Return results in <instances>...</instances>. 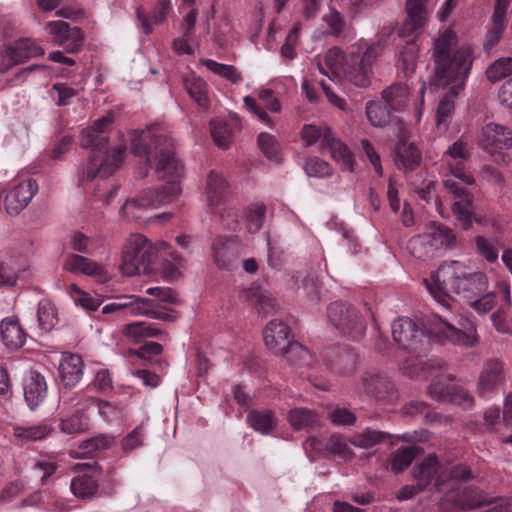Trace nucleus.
<instances>
[{
    "label": "nucleus",
    "instance_id": "nucleus-1",
    "mask_svg": "<svg viewBox=\"0 0 512 512\" xmlns=\"http://www.w3.org/2000/svg\"><path fill=\"white\" fill-rule=\"evenodd\" d=\"M458 37L451 29H445L434 40L432 58L435 66L434 85L448 87L436 111V124L446 131L454 113V99L463 91L472 67V49L458 46Z\"/></svg>",
    "mask_w": 512,
    "mask_h": 512
},
{
    "label": "nucleus",
    "instance_id": "nucleus-2",
    "mask_svg": "<svg viewBox=\"0 0 512 512\" xmlns=\"http://www.w3.org/2000/svg\"><path fill=\"white\" fill-rule=\"evenodd\" d=\"M392 336L394 341L404 349L416 351L424 343L430 341L445 343L446 341L465 347H474L478 344L476 327L470 324L466 332L453 325L437 320L426 328L427 334L410 318L401 317L392 323Z\"/></svg>",
    "mask_w": 512,
    "mask_h": 512
},
{
    "label": "nucleus",
    "instance_id": "nucleus-3",
    "mask_svg": "<svg viewBox=\"0 0 512 512\" xmlns=\"http://www.w3.org/2000/svg\"><path fill=\"white\" fill-rule=\"evenodd\" d=\"M424 282L433 298L443 306L449 305V292L470 302L488 290L487 276L482 272L468 273L459 261L444 262Z\"/></svg>",
    "mask_w": 512,
    "mask_h": 512
},
{
    "label": "nucleus",
    "instance_id": "nucleus-4",
    "mask_svg": "<svg viewBox=\"0 0 512 512\" xmlns=\"http://www.w3.org/2000/svg\"><path fill=\"white\" fill-rule=\"evenodd\" d=\"M113 122V114L109 112L106 116L96 120L91 127L82 130L80 146L84 149L92 148L86 170H83V177L93 180L96 176L108 177L121 164L125 153L123 146H118L108 152V136L106 130Z\"/></svg>",
    "mask_w": 512,
    "mask_h": 512
},
{
    "label": "nucleus",
    "instance_id": "nucleus-5",
    "mask_svg": "<svg viewBox=\"0 0 512 512\" xmlns=\"http://www.w3.org/2000/svg\"><path fill=\"white\" fill-rule=\"evenodd\" d=\"M131 151L137 156H144L146 164L154 168L159 179L170 178L177 181L184 175V164L175 152L173 139L163 132H142L133 139Z\"/></svg>",
    "mask_w": 512,
    "mask_h": 512
},
{
    "label": "nucleus",
    "instance_id": "nucleus-6",
    "mask_svg": "<svg viewBox=\"0 0 512 512\" xmlns=\"http://www.w3.org/2000/svg\"><path fill=\"white\" fill-rule=\"evenodd\" d=\"M451 172L461 183L448 178L443 180V186L453 196L452 212L463 229H468L473 223V195L464 185L474 184V177L465 173L460 167H451Z\"/></svg>",
    "mask_w": 512,
    "mask_h": 512
},
{
    "label": "nucleus",
    "instance_id": "nucleus-7",
    "mask_svg": "<svg viewBox=\"0 0 512 512\" xmlns=\"http://www.w3.org/2000/svg\"><path fill=\"white\" fill-rule=\"evenodd\" d=\"M157 257V249L144 235H131L124 246L122 271L127 276L149 274Z\"/></svg>",
    "mask_w": 512,
    "mask_h": 512
},
{
    "label": "nucleus",
    "instance_id": "nucleus-8",
    "mask_svg": "<svg viewBox=\"0 0 512 512\" xmlns=\"http://www.w3.org/2000/svg\"><path fill=\"white\" fill-rule=\"evenodd\" d=\"M327 317L341 334L352 341H359L366 333L367 323L364 316L349 303H331L327 308Z\"/></svg>",
    "mask_w": 512,
    "mask_h": 512
},
{
    "label": "nucleus",
    "instance_id": "nucleus-9",
    "mask_svg": "<svg viewBox=\"0 0 512 512\" xmlns=\"http://www.w3.org/2000/svg\"><path fill=\"white\" fill-rule=\"evenodd\" d=\"M181 188L179 182L167 181L162 189L147 188L142 190L136 198L127 200L121 208V213L130 219L138 221L141 219L140 213H135V208L157 207L167 204L180 193Z\"/></svg>",
    "mask_w": 512,
    "mask_h": 512
},
{
    "label": "nucleus",
    "instance_id": "nucleus-10",
    "mask_svg": "<svg viewBox=\"0 0 512 512\" xmlns=\"http://www.w3.org/2000/svg\"><path fill=\"white\" fill-rule=\"evenodd\" d=\"M383 50L384 44L378 41L367 46L364 50L359 45L349 52L346 62L349 81L358 87H367L370 83L369 71Z\"/></svg>",
    "mask_w": 512,
    "mask_h": 512
},
{
    "label": "nucleus",
    "instance_id": "nucleus-11",
    "mask_svg": "<svg viewBox=\"0 0 512 512\" xmlns=\"http://www.w3.org/2000/svg\"><path fill=\"white\" fill-rule=\"evenodd\" d=\"M46 30L52 36L53 42L62 46L67 53H78L84 43V34L79 27L70 26L65 21H50Z\"/></svg>",
    "mask_w": 512,
    "mask_h": 512
},
{
    "label": "nucleus",
    "instance_id": "nucleus-12",
    "mask_svg": "<svg viewBox=\"0 0 512 512\" xmlns=\"http://www.w3.org/2000/svg\"><path fill=\"white\" fill-rule=\"evenodd\" d=\"M212 258L221 270H231L239 258L242 248L237 236H219L211 244Z\"/></svg>",
    "mask_w": 512,
    "mask_h": 512
},
{
    "label": "nucleus",
    "instance_id": "nucleus-13",
    "mask_svg": "<svg viewBox=\"0 0 512 512\" xmlns=\"http://www.w3.org/2000/svg\"><path fill=\"white\" fill-rule=\"evenodd\" d=\"M412 474L420 489L424 490L432 483L439 488L448 480L446 467L439 463L435 454L428 455L420 464L416 465Z\"/></svg>",
    "mask_w": 512,
    "mask_h": 512
},
{
    "label": "nucleus",
    "instance_id": "nucleus-14",
    "mask_svg": "<svg viewBox=\"0 0 512 512\" xmlns=\"http://www.w3.org/2000/svg\"><path fill=\"white\" fill-rule=\"evenodd\" d=\"M477 142L483 150L494 155L512 147V131L502 125L488 123L482 128Z\"/></svg>",
    "mask_w": 512,
    "mask_h": 512
},
{
    "label": "nucleus",
    "instance_id": "nucleus-15",
    "mask_svg": "<svg viewBox=\"0 0 512 512\" xmlns=\"http://www.w3.org/2000/svg\"><path fill=\"white\" fill-rule=\"evenodd\" d=\"M505 381L504 364L499 359H488L484 362L477 382V393L487 397L497 391Z\"/></svg>",
    "mask_w": 512,
    "mask_h": 512
},
{
    "label": "nucleus",
    "instance_id": "nucleus-16",
    "mask_svg": "<svg viewBox=\"0 0 512 512\" xmlns=\"http://www.w3.org/2000/svg\"><path fill=\"white\" fill-rule=\"evenodd\" d=\"M38 191L34 179H26L13 187L5 197V210L9 215H18L31 202Z\"/></svg>",
    "mask_w": 512,
    "mask_h": 512
},
{
    "label": "nucleus",
    "instance_id": "nucleus-17",
    "mask_svg": "<svg viewBox=\"0 0 512 512\" xmlns=\"http://www.w3.org/2000/svg\"><path fill=\"white\" fill-rule=\"evenodd\" d=\"M289 336V326L277 319L271 320L264 330L265 344L277 356L282 354L292 342Z\"/></svg>",
    "mask_w": 512,
    "mask_h": 512
},
{
    "label": "nucleus",
    "instance_id": "nucleus-18",
    "mask_svg": "<svg viewBox=\"0 0 512 512\" xmlns=\"http://www.w3.org/2000/svg\"><path fill=\"white\" fill-rule=\"evenodd\" d=\"M44 55V49L30 38H21L9 45L2 56L9 60V65L24 63L27 60Z\"/></svg>",
    "mask_w": 512,
    "mask_h": 512
},
{
    "label": "nucleus",
    "instance_id": "nucleus-19",
    "mask_svg": "<svg viewBox=\"0 0 512 512\" xmlns=\"http://www.w3.org/2000/svg\"><path fill=\"white\" fill-rule=\"evenodd\" d=\"M323 357L330 368L338 374L353 373L358 362L356 353L340 346L326 349L323 352Z\"/></svg>",
    "mask_w": 512,
    "mask_h": 512
},
{
    "label": "nucleus",
    "instance_id": "nucleus-20",
    "mask_svg": "<svg viewBox=\"0 0 512 512\" xmlns=\"http://www.w3.org/2000/svg\"><path fill=\"white\" fill-rule=\"evenodd\" d=\"M64 269L72 273L92 276L99 283H105L110 278L101 265L78 254H70L66 257Z\"/></svg>",
    "mask_w": 512,
    "mask_h": 512
},
{
    "label": "nucleus",
    "instance_id": "nucleus-21",
    "mask_svg": "<svg viewBox=\"0 0 512 512\" xmlns=\"http://www.w3.org/2000/svg\"><path fill=\"white\" fill-rule=\"evenodd\" d=\"M444 362L440 358H426L422 355L411 354L402 364V370L405 375L412 379L420 378L432 374L435 370H440Z\"/></svg>",
    "mask_w": 512,
    "mask_h": 512
},
{
    "label": "nucleus",
    "instance_id": "nucleus-22",
    "mask_svg": "<svg viewBox=\"0 0 512 512\" xmlns=\"http://www.w3.org/2000/svg\"><path fill=\"white\" fill-rule=\"evenodd\" d=\"M84 362L77 354H63L60 365L59 374L60 382L63 388H74L82 379Z\"/></svg>",
    "mask_w": 512,
    "mask_h": 512
},
{
    "label": "nucleus",
    "instance_id": "nucleus-23",
    "mask_svg": "<svg viewBox=\"0 0 512 512\" xmlns=\"http://www.w3.org/2000/svg\"><path fill=\"white\" fill-rule=\"evenodd\" d=\"M24 399L30 409L37 408L46 398L47 383L43 375L30 371L23 382Z\"/></svg>",
    "mask_w": 512,
    "mask_h": 512
},
{
    "label": "nucleus",
    "instance_id": "nucleus-24",
    "mask_svg": "<svg viewBox=\"0 0 512 512\" xmlns=\"http://www.w3.org/2000/svg\"><path fill=\"white\" fill-rule=\"evenodd\" d=\"M26 337L27 334L18 319L7 317L0 321V339L7 349L14 351L22 348Z\"/></svg>",
    "mask_w": 512,
    "mask_h": 512
},
{
    "label": "nucleus",
    "instance_id": "nucleus-25",
    "mask_svg": "<svg viewBox=\"0 0 512 512\" xmlns=\"http://www.w3.org/2000/svg\"><path fill=\"white\" fill-rule=\"evenodd\" d=\"M361 386L364 392L377 399H384L390 395L393 385L389 378L378 371H367L361 376Z\"/></svg>",
    "mask_w": 512,
    "mask_h": 512
},
{
    "label": "nucleus",
    "instance_id": "nucleus-26",
    "mask_svg": "<svg viewBox=\"0 0 512 512\" xmlns=\"http://www.w3.org/2000/svg\"><path fill=\"white\" fill-rule=\"evenodd\" d=\"M348 54H344L343 51L337 47L331 48L327 51L324 56V63L321 60L317 61V68L320 73L333 79L334 76L343 73L349 80V73L347 71Z\"/></svg>",
    "mask_w": 512,
    "mask_h": 512
},
{
    "label": "nucleus",
    "instance_id": "nucleus-27",
    "mask_svg": "<svg viewBox=\"0 0 512 512\" xmlns=\"http://www.w3.org/2000/svg\"><path fill=\"white\" fill-rule=\"evenodd\" d=\"M422 155L420 150L413 144L399 141L394 151V161L398 169L413 171L421 163Z\"/></svg>",
    "mask_w": 512,
    "mask_h": 512
},
{
    "label": "nucleus",
    "instance_id": "nucleus-28",
    "mask_svg": "<svg viewBox=\"0 0 512 512\" xmlns=\"http://www.w3.org/2000/svg\"><path fill=\"white\" fill-rule=\"evenodd\" d=\"M406 10L408 16L401 29V36L414 34L421 29L427 15L425 0H407Z\"/></svg>",
    "mask_w": 512,
    "mask_h": 512
},
{
    "label": "nucleus",
    "instance_id": "nucleus-29",
    "mask_svg": "<svg viewBox=\"0 0 512 512\" xmlns=\"http://www.w3.org/2000/svg\"><path fill=\"white\" fill-rule=\"evenodd\" d=\"M328 149L331 157L340 165L344 171H353V157L347 146L339 139L334 137L333 132H327L324 136V147L322 151Z\"/></svg>",
    "mask_w": 512,
    "mask_h": 512
},
{
    "label": "nucleus",
    "instance_id": "nucleus-30",
    "mask_svg": "<svg viewBox=\"0 0 512 512\" xmlns=\"http://www.w3.org/2000/svg\"><path fill=\"white\" fill-rule=\"evenodd\" d=\"M170 10V0H157V4L153 9L150 16L146 15L143 6L136 9V15L141 23V28L145 34H150L153 31L152 23H162Z\"/></svg>",
    "mask_w": 512,
    "mask_h": 512
},
{
    "label": "nucleus",
    "instance_id": "nucleus-31",
    "mask_svg": "<svg viewBox=\"0 0 512 512\" xmlns=\"http://www.w3.org/2000/svg\"><path fill=\"white\" fill-rule=\"evenodd\" d=\"M239 299L249 302L260 313L269 314L275 308L273 299L265 293L259 286H250L243 288L239 292Z\"/></svg>",
    "mask_w": 512,
    "mask_h": 512
},
{
    "label": "nucleus",
    "instance_id": "nucleus-32",
    "mask_svg": "<svg viewBox=\"0 0 512 512\" xmlns=\"http://www.w3.org/2000/svg\"><path fill=\"white\" fill-rule=\"evenodd\" d=\"M228 193V185L223 176L212 170L206 182V194L210 206L218 205L225 199Z\"/></svg>",
    "mask_w": 512,
    "mask_h": 512
},
{
    "label": "nucleus",
    "instance_id": "nucleus-33",
    "mask_svg": "<svg viewBox=\"0 0 512 512\" xmlns=\"http://www.w3.org/2000/svg\"><path fill=\"white\" fill-rule=\"evenodd\" d=\"M434 241L435 237L429 233L414 236L408 242L409 252L417 259L427 260L434 255L437 248Z\"/></svg>",
    "mask_w": 512,
    "mask_h": 512
},
{
    "label": "nucleus",
    "instance_id": "nucleus-34",
    "mask_svg": "<svg viewBox=\"0 0 512 512\" xmlns=\"http://www.w3.org/2000/svg\"><path fill=\"white\" fill-rule=\"evenodd\" d=\"M247 422L255 431L268 435L276 427L277 420L271 410H251Z\"/></svg>",
    "mask_w": 512,
    "mask_h": 512
},
{
    "label": "nucleus",
    "instance_id": "nucleus-35",
    "mask_svg": "<svg viewBox=\"0 0 512 512\" xmlns=\"http://www.w3.org/2000/svg\"><path fill=\"white\" fill-rule=\"evenodd\" d=\"M98 487L97 480L88 474L74 477L70 484L74 496L84 500L93 498L98 491Z\"/></svg>",
    "mask_w": 512,
    "mask_h": 512
},
{
    "label": "nucleus",
    "instance_id": "nucleus-36",
    "mask_svg": "<svg viewBox=\"0 0 512 512\" xmlns=\"http://www.w3.org/2000/svg\"><path fill=\"white\" fill-rule=\"evenodd\" d=\"M392 107L384 100L382 102H368L366 114L373 126L383 127L392 121Z\"/></svg>",
    "mask_w": 512,
    "mask_h": 512
},
{
    "label": "nucleus",
    "instance_id": "nucleus-37",
    "mask_svg": "<svg viewBox=\"0 0 512 512\" xmlns=\"http://www.w3.org/2000/svg\"><path fill=\"white\" fill-rule=\"evenodd\" d=\"M49 433L50 428L45 424L34 426H15L13 428V436L20 445H24L30 441L41 440Z\"/></svg>",
    "mask_w": 512,
    "mask_h": 512
},
{
    "label": "nucleus",
    "instance_id": "nucleus-38",
    "mask_svg": "<svg viewBox=\"0 0 512 512\" xmlns=\"http://www.w3.org/2000/svg\"><path fill=\"white\" fill-rule=\"evenodd\" d=\"M115 441L114 436L107 434H100L90 439L84 440L80 443L79 456L86 458L91 457L95 452L102 451L110 448Z\"/></svg>",
    "mask_w": 512,
    "mask_h": 512
},
{
    "label": "nucleus",
    "instance_id": "nucleus-39",
    "mask_svg": "<svg viewBox=\"0 0 512 512\" xmlns=\"http://www.w3.org/2000/svg\"><path fill=\"white\" fill-rule=\"evenodd\" d=\"M409 90L406 85L394 84L383 90L382 99L392 107L393 111H400L407 103Z\"/></svg>",
    "mask_w": 512,
    "mask_h": 512
},
{
    "label": "nucleus",
    "instance_id": "nucleus-40",
    "mask_svg": "<svg viewBox=\"0 0 512 512\" xmlns=\"http://www.w3.org/2000/svg\"><path fill=\"white\" fill-rule=\"evenodd\" d=\"M418 452L416 446L400 447L390 455L389 463L391 471L400 473L408 468Z\"/></svg>",
    "mask_w": 512,
    "mask_h": 512
},
{
    "label": "nucleus",
    "instance_id": "nucleus-41",
    "mask_svg": "<svg viewBox=\"0 0 512 512\" xmlns=\"http://www.w3.org/2000/svg\"><path fill=\"white\" fill-rule=\"evenodd\" d=\"M388 437L390 435L386 432L366 428L362 432L354 434L349 442L355 447L369 449Z\"/></svg>",
    "mask_w": 512,
    "mask_h": 512
},
{
    "label": "nucleus",
    "instance_id": "nucleus-42",
    "mask_svg": "<svg viewBox=\"0 0 512 512\" xmlns=\"http://www.w3.org/2000/svg\"><path fill=\"white\" fill-rule=\"evenodd\" d=\"M200 62L209 71L232 82L233 84H237L242 81L241 73L233 65L218 63L211 59H202Z\"/></svg>",
    "mask_w": 512,
    "mask_h": 512
},
{
    "label": "nucleus",
    "instance_id": "nucleus-43",
    "mask_svg": "<svg viewBox=\"0 0 512 512\" xmlns=\"http://www.w3.org/2000/svg\"><path fill=\"white\" fill-rule=\"evenodd\" d=\"M210 125L214 143L219 148H228L234 135V127H232V124L228 122L213 120L211 121Z\"/></svg>",
    "mask_w": 512,
    "mask_h": 512
},
{
    "label": "nucleus",
    "instance_id": "nucleus-44",
    "mask_svg": "<svg viewBox=\"0 0 512 512\" xmlns=\"http://www.w3.org/2000/svg\"><path fill=\"white\" fill-rule=\"evenodd\" d=\"M37 318L41 330L44 332L52 330L58 322L54 305L48 300L40 301L37 309Z\"/></svg>",
    "mask_w": 512,
    "mask_h": 512
},
{
    "label": "nucleus",
    "instance_id": "nucleus-45",
    "mask_svg": "<svg viewBox=\"0 0 512 512\" xmlns=\"http://www.w3.org/2000/svg\"><path fill=\"white\" fill-rule=\"evenodd\" d=\"M290 424L297 430L313 427L318 424V416L315 412L305 408H295L289 412Z\"/></svg>",
    "mask_w": 512,
    "mask_h": 512
},
{
    "label": "nucleus",
    "instance_id": "nucleus-46",
    "mask_svg": "<svg viewBox=\"0 0 512 512\" xmlns=\"http://www.w3.org/2000/svg\"><path fill=\"white\" fill-rule=\"evenodd\" d=\"M489 81L497 82L512 74V57H502L491 63L486 69Z\"/></svg>",
    "mask_w": 512,
    "mask_h": 512
},
{
    "label": "nucleus",
    "instance_id": "nucleus-47",
    "mask_svg": "<svg viewBox=\"0 0 512 512\" xmlns=\"http://www.w3.org/2000/svg\"><path fill=\"white\" fill-rule=\"evenodd\" d=\"M279 356H283L289 363L299 366L308 365L311 359L310 352L307 348L296 341H292Z\"/></svg>",
    "mask_w": 512,
    "mask_h": 512
},
{
    "label": "nucleus",
    "instance_id": "nucleus-48",
    "mask_svg": "<svg viewBox=\"0 0 512 512\" xmlns=\"http://www.w3.org/2000/svg\"><path fill=\"white\" fill-rule=\"evenodd\" d=\"M185 87L190 97L193 98L200 107H208L209 99L207 97L206 83L202 79H186Z\"/></svg>",
    "mask_w": 512,
    "mask_h": 512
},
{
    "label": "nucleus",
    "instance_id": "nucleus-49",
    "mask_svg": "<svg viewBox=\"0 0 512 512\" xmlns=\"http://www.w3.org/2000/svg\"><path fill=\"white\" fill-rule=\"evenodd\" d=\"M266 207L262 203L251 204L246 211L247 229L250 233L258 232L264 222Z\"/></svg>",
    "mask_w": 512,
    "mask_h": 512
},
{
    "label": "nucleus",
    "instance_id": "nucleus-50",
    "mask_svg": "<svg viewBox=\"0 0 512 512\" xmlns=\"http://www.w3.org/2000/svg\"><path fill=\"white\" fill-rule=\"evenodd\" d=\"M323 21L328 26L331 36L339 37L343 35L346 29V21L335 7H329L328 12L323 15Z\"/></svg>",
    "mask_w": 512,
    "mask_h": 512
},
{
    "label": "nucleus",
    "instance_id": "nucleus-51",
    "mask_svg": "<svg viewBox=\"0 0 512 512\" xmlns=\"http://www.w3.org/2000/svg\"><path fill=\"white\" fill-rule=\"evenodd\" d=\"M326 449L330 453L339 456L345 461L352 460L354 457V452L349 448L344 437L340 434H333L330 436L326 445Z\"/></svg>",
    "mask_w": 512,
    "mask_h": 512
},
{
    "label": "nucleus",
    "instance_id": "nucleus-52",
    "mask_svg": "<svg viewBox=\"0 0 512 512\" xmlns=\"http://www.w3.org/2000/svg\"><path fill=\"white\" fill-rule=\"evenodd\" d=\"M89 427L88 418L84 414H75L61 422V431L69 434L85 432Z\"/></svg>",
    "mask_w": 512,
    "mask_h": 512
},
{
    "label": "nucleus",
    "instance_id": "nucleus-53",
    "mask_svg": "<svg viewBox=\"0 0 512 512\" xmlns=\"http://www.w3.org/2000/svg\"><path fill=\"white\" fill-rule=\"evenodd\" d=\"M305 172L310 177H326L332 175V168L326 161L318 158H309L304 166Z\"/></svg>",
    "mask_w": 512,
    "mask_h": 512
},
{
    "label": "nucleus",
    "instance_id": "nucleus-54",
    "mask_svg": "<svg viewBox=\"0 0 512 512\" xmlns=\"http://www.w3.org/2000/svg\"><path fill=\"white\" fill-rule=\"evenodd\" d=\"M257 142L260 150L268 159L275 162H280L277 142L273 136L268 133H261L258 136Z\"/></svg>",
    "mask_w": 512,
    "mask_h": 512
},
{
    "label": "nucleus",
    "instance_id": "nucleus-55",
    "mask_svg": "<svg viewBox=\"0 0 512 512\" xmlns=\"http://www.w3.org/2000/svg\"><path fill=\"white\" fill-rule=\"evenodd\" d=\"M143 441L144 427L143 425H139L122 439V450L125 453H129L137 448H140L143 445Z\"/></svg>",
    "mask_w": 512,
    "mask_h": 512
},
{
    "label": "nucleus",
    "instance_id": "nucleus-56",
    "mask_svg": "<svg viewBox=\"0 0 512 512\" xmlns=\"http://www.w3.org/2000/svg\"><path fill=\"white\" fill-rule=\"evenodd\" d=\"M505 28L506 23L491 20V26L486 33L483 43L484 50L490 51L499 43Z\"/></svg>",
    "mask_w": 512,
    "mask_h": 512
},
{
    "label": "nucleus",
    "instance_id": "nucleus-57",
    "mask_svg": "<svg viewBox=\"0 0 512 512\" xmlns=\"http://www.w3.org/2000/svg\"><path fill=\"white\" fill-rule=\"evenodd\" d=\"M327 132H332V130L328 127H317L315 125H304L301 131L302 139L305 141L306 145H313L318 140H321L322 148L324 147V136Z\"/></svg>",
    "mask_w": 512,
    "mask_h": 512
},
{
    "label": "nucleus",
    "instance_id": "nucleus-58",
    "mask_svg": "<svg viewBox=\"0 0 512 512\" xmlns=\"http://www.w3.org/2000/svg\"><path fill=\"white\" fill-rule=\"evenodd\" d=\"M451 392V385L444 379H437L428 387L429 396L436 401L448 400Z\"/></svg>",
    "mask_w": 512,
    "mask_h": 512
},
{
    "label": "nucleus",
    "instance_id": "nucleus-59",
    "mask_svg": "<svg viewBox=\"0 0 512 512\" xmlns=\"http://www.w3.org/2000/svg\"><path fill=\"white\" fill-rule=\"evenodd\" d=\"M445 156H449L452 159L467 160L471 156V146L467 141L458 139L444 153Z\"/></svg>",
    "mask_w": 512,
    "mask_h": 512
},
{
    "label": "nucleus",
    "instance_id": "nucleus-60",
    "mask_svg": "<svg viewBox=\"0 0 512 512\" xmlns=\"http://www.w3.org/2000/svg\"><path fill=\"white\" fill-rule=\"evenodd\" d=\"M330 421L337 426H350L356 422V416L346 408L337 407L329 413Z\"/></svg>",
    "mask_w": 512,
    "mask_h": 512
},
{
    "label": "nucleus",
    "instance_id": "nucleus-61",
    "mask_svg": "<svg viewBox=\"0 0 512 512\" xmlns=\"http://www.w3.org/2000/svg\"><path fill=\"white\" fill-rule=\"evenodd\" d=\"M494 297V293L488 292L487 290L483 295L474 298L468 303L479 314H485L494 308Z\"/></svg>",
    "mask_w": 512,
    "mask_h": 512
},
{
    "label": "nucleus",
    "instance_id": "nucleus-62",
    "mask_svg": "<svg viewBox=\"0 0 512 512\" xmlns=\"http://www.w3.org/2000/svg\"><path fill=\"white\" fill-rule=\"evenodd\" d=\"M476 246L478 252L488 261L495 262L498 259V250L494 243L485 237H476Z\"/></svg>",
    "mask_w": 512,
    "mask_h": 512
},
{
    "label": "nucleus",
    "instance_id": "nucleus-63",
    "mask_svg": "<svg viewBox=\"0 0 512 512\" xmlns=\"http://www.w3.org/2000/svg\"><path fill=\"white\" fill-rule=\"evenodd\" d=\"M480 176L483 180L497 188H503L505 186V178L503 174L491 165H484L480 170Z\"/></svg>",
    "mask_w": 512,
    "mask_h": 512
},
{
    "label": "nucleus",
    "instance_id": "nucleus-64",
    "mask_svg": "<svg viewBox=\"0 0 512 512\" xmlns=\"http://www.w3.org/2000/svg\"><path fill=\"white\" fill-rule=\"evenodd\" d=\"M52 89L57 92L58 106H67L71 103V99L77 95V91L72 87L67 86L64 83H55L52 86Z\"/></svg>",
    "mask_w": 512,
    "mask_h": 512
}]
</instances>
